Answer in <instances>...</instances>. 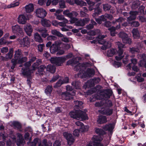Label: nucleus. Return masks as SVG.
I'll return each mask as SVG.
<instances>
[{
	"mask_svg": "<svg viewBox=\"0 0 146 146\" xmlns=\"http://www.w3.org/2000/svg\"><path fill=\"white\" fill-rule=\"evenodd\" d=\"M4 140H7V145L9 146H14L15 143L18 146H23L25 143L23 137V134L20 132H17L15 135L11 131L8 137L6 134H1Z\"/></svg>",
	"mask_w": 146,
	"mask_h": 146,
	"instance_id": "1",
	"label": "nucleus"
},
{
	"mask_svg": "<svg viewBox=\"0 0 146 146\" xmlns=\"http://www.w3.org/2000/svg\"><path fill=\"white\" fill-rule=\"evenodd\" d=\"M74 110L75 111H71L69 113V115L71 117L82 120L88 119V116L85 112L80 110Z\"/></svg>",
	"mask_w": 146,
	"mask_h": 146,
	"instance_id": "2",
	"label": "nucleus"
},
{
	"mask_svg": "<svg viewBox=\"0 0 146 146\" xmlns=\"http://www.w3.org/2000/svg\"><path fill=\"white\" fill-rule=\"evenodd\" d=\"M24 138L26 140H29V141L31 140V138H30L29 134L28 133H26L24 135ZM37 143H38V146H46V141L44 140L42 142H40V140L37 138L34 139L33 141L31 143L29 142L27 143L29 145H31V146H35Z\"/></svg>",
	"mask_w": 146,
	"mask_h": 146,
	"instance_id": "3",
	"label": "nucleus"
},
{
	"mask_svg": "<svg viewBox=\"0 0 146 146\" xmlns=\"http://www.w3.org/2000/svg\"><path fill=\"white\" fill-rule=\"evenodd\" d=\"M21 54V50H19L16 51L15 53V56L14 59H13L11 62L14 65H15L18 61V63H22L26 61L27 60V58L26 57L21 58L20 55Z\"/></svg>",
	"mask_w": 146,
	"mask_h": 146,
	"instance_id": "4",
	"label": "nucleus"
},
{
	"mask_svg": "<svg viewBox=\"0 0 146 146\" xmlns=\"http://www.w3.org/2000/svg\"><path fill=\"white\" fill-rule=\"evenodd\" d=\"M36 16L41 19V23L44 27L46 26V20L44 18L46 16V12L43 9H38L36 11Z\"/></svg>",
	"mask_w": 146,
	"mask_h": 146,
	"instance_id": "5",
	"label": "nucleus"
},
{
	"mask_svg": "<svg viewBox=\"0 0 146 146\" xmlns=\"http://www.w3.org/2000/svg\"><path fill=\"white\" fill-rule=\"evenodd\" d=\"M105 37V36L104 35H100L97 38L99 43L103 44L101 47V48L103 50H105L111 46V43L110 42H106L103 39Z\"/></svg>",
	"mask_w": 146,
	"mask_h": 146,
	"instance_id": "6",
	"label": "nucleus"
},
{
	"mask_svg": "<svg viewBox=\"0 0 146 146\" xmlns=\"http://www.w3.org/2000/svg\"><path fill=\"white\" fill-rule=\"evenodd\" d=\"M35 59L36 58L35 57H33L31 58L29 62L25 63V69H22V72L23 75L27 76H29L30 74L33 72L32 70H30L29 67L31 65V62L34 61Z\"/></svg>",
	"mask_w": 146,
	"mask_h": 146,
	"instance_id": "7",
	"label": "nucleus"
},
{
	"mask_svg": "<svg viewBox=\"0 0 146 146\" xmlns=\"http://www.w3.org/2000/svg\"><path fill=\"white\" fill-rule=\"evenodd\" d=\"M66 57H61L51 58L50 60L51 62L57 66H61L66 60Z\"/></svg>",
	"mask_w": 146,
	"mask_h": 146,
	"instance_id": "8",
	"label": "nucleus"
},
{
	"mask_svg": "<svg viewBox=\"0 0 146 146\" xmlns=\"http://www.w3.org/2000/svg\"><path fill=\"white\" fill-rule=\"evenodd\" d=\"M102 138L100 136H94L92 138L93 143H91L87 146H103V145L100 143V141Z\"/></svg>",
	"mask_w": 146,
	"mask_h": 146,
	"instance_id": "9",
	"label": "nucleus"
},
{
	"mask_svg": "<svg viewBox=\"0 0 146 146\" xmlns=\"http://www.w3.org/2000/svg\"><path fill=\"white\" fill-rule=\"evenodd\" d=\"M119 36L122 39L123 42L124 43L130 44L131 42V39L128 37L127 35L123 32H121L119 34Z\"/></svg>",
	"mask_w": 146,
	"mask_h": 146,
	"instance_id": "10",
	"label": "nucleus"
},
{
	"mask_svg": "<svg viewBox=\"0 0 146 146\" xmlns=\"http://www.w3.org/2000/svg\"><path fill=\"white\" fill-rule=\"evenodd\" d=\"M64 136L66 138L68 142V144L69 145H71L72 144L74 141L71 134L65 132L63 133Z\"/></svg>",
	"mask_w": 146,
	"mask_h": 146,
	"instance_id": "11",
	"label": "nucleus"
},
{
	"mask_svg": "<svg viewBox=\"0 0 146 146\" xmlns=\"http://www.w3.org/2000/svg\"><path fill=\"white\" fill-rule=\"evenodd\" d=\"M26 34L29 36H31L33 31L32 26L29 24L25 25L23 28Z\"/></svg>",
	"mask_w": 146,
	"mask_h": 146,
	"instance_id": "12",
	"label": "nucleus"
},
{
	"mask_svg": "<svg viewBox=\"0 0 146 146\" xmlns=\"http://www.w3.org/2000/svg\"><path fill=\"white\" fill-rule=\"evenodd\" d=\"M17 19L18 22L20 24H25L27 23V19L23 15H19Z\"/></svg>",
	"mask_w": 146,
	"mask_h": 146,
	"instance_id": "13",
	"label": "nucleus"
},
{
	"mask_svg": "<svg viewBox=\"0 0 146 146\" xmlns=\"http://www.w3.org/2000/svg\"><path fill=\"white\" fill-rule=\"evenodd\" d=\"M74 94H75L74 93H73L72 95H71L69 93L66 92L62 93L61 94V96L62 99L68 100L72 98V96Z\"/></svg>",
	"mask_w": 146,
	"mask_h": 146,
	"instance_id": "14",
	"label": "nucleus"
},
{
	"mask_svg": "<svg viewBox=\"0 0 146 146\" xmlns=\"http://www.w3.org/2000/svg\"><path fill=\"white\" fill-rule=\"evenodd\" d=\"M21 44L24 47L27 46L28 47L30 44V40L29 38L26 36L24 38L21 40Z\"/></svg>",
	"mask_w": 146,
	"mask_h": 146,
	"instance_id": "15",
	"label": "nucleus"
},
{
	"mask_svg": "<svg viewBox=\"0 0 146 146\" xmlns=\"http://www.w3.org/2000/svg\"><path fill=\"white\" fill-rule=\"evenodd\" d=\"M99 111L101 113L107 115H110L112 113V110L111 109H108L106 108H102Z\"/></svg>",
	"mask_w": 146,
	"mask_h": 146,
	"instance_id": "16",
	"label": "nucleus"
},
{
	"mask_svg": "<svg viewBox=\"0 0 146 146\" xmlns=\"http://www.w3.org/2000/svg\"><path fill=\"white\" fill-rule=\"evenodd\" d=\"M83 76L86 77L91 76L94 74V71L93 69H88L87 72L84 74V72L82 71Z\"/></svg>",
	"mask_w": 146,
	"mask_h": 146,
	"instance_id": "17",
	"label": "nucleus"
},
{
	"mask_svg": "<svg viewBox=\"0 0 146 146\" xmlns=\"http://www.w3.org/2000/svg\"><path fill=\"white\" fill-rule=\"evenodd\" d=\"M91 65V64L89 63H85L83 64H78V65L75 66L74 69L75 70H79L82 67L86 66H89Z\"/></svg>",
	"mask_w": 146,
	"mask_h": 146,
	"instance_id": "18",
	"label": "nucleus"
},
{
	"mask_svg": "<svg viewBox=\"0 0 146 146\" xmlns=\"http://www.w3.org/2000/svg\"><path fill=\"white\" fill-rule=\"evenodd\" d=\"M123 51L122 50H119L115 56L116 60H119L121 59L124 57V55L123 53Z\"/></svg>",
	"mask_w": 146,
	"mask_h": 146,
	"instance_id": "19",
	"label": "nucleus"
},
{
	"mask_svg": "<svg viewBox=\"0 0 146 146\" xmlns=\"http://www.w3.org/2000/svg\"><path fill=\"white\" fill-rule=\"evenodd\" d=\"M25 10L27 13L32 12L34 10V5L33 4L30 3L25 7Z\"/></svg>",
	"mask_w": 146,
	"mask_h": 146,
	"instance_id": "20",
	"label": "nucleus"
},
{
	"mask_svg": "<svg viewBox=\"0 0 146 146\" xmlns=\"http://www.w3.org/2000/svg\"><path fill=\"white\" fill-rule=\"evenodd\" d=\"M12 29L13 32L15 33L17 32L21 33L22 31V29L18 25L13 26L12 27Z\"/></svg>",
	"mask_w": 146,
	"mask_h": 146,
	"instance_id": "21",
	"label": "nucleus"
},
{
	"mask_svg": "<svg viewBox=\"0 0 146 146\" xmlns=\"http://www.w3.org/2000/svg\"><path fill=\"white\" fill-rule=\"evenodd\" d=\"M59 44L56 43L54 44L50 47V50L52 52H54L59 50Z\"/></svg>",
	"mask_w": 146,
	"mask_h": 146,
	"instance_id": "22",
	"label": "nucleus"
},
{
	"mask_svg": "<svg viewBox=\"0 0 146 146\" xmlns=\"http://www.w3.org/2000/svg\"><path fill=\"white\" fill-rule=\"evenodd\" d=\"M89 20L88 18H86L83 19V20H81L79 21L77 23L76 25L79 26H83L84 25L85 23Z\"/></svg>",
	"mask_w": 146,
	"mask_h": 146,
	"instance_id": "23",
	"label": "nucleus"
},
{
	"mask_svg": "<svg viewBox=\"0 0 146 146\" xmlns=\"http://www.w3.org/2000/svg\"><path fill=\"white\" fill-rule=\"evenodd\" d=\"M107 121V119L105 116H99L97 120V122L99 124H102L106 122Z\"/></svg>",
	"mask_w": 146,
	"mask_h": 146,
	"instance_id": "24",
	"label": "nucleus"
},
{
	"mask_svg": "<svg viewBox=\"0 0 146 146\" xmlns=\"http://www.w3.org/2000/svg\"><path fill=\"white\" fill-rule=\"evenodd\" d=\"M130 16L128 17V19L129 20H134L135 18V16L138 14V13L136 11H131L130 12Z\"/></svg>",
	"mask_w": 146,
	"mask_h": 146,
	"instance_id": "25",
	"label": "nucleus"
},
{
	"mask_svg": "<svg viewBox=\"0 0 146 146\" xmlns=\"http://www.w3.org/2000/svg\"><path fill=\"white\" fill-rule=\"evenodd\" d=\"M35 40L37 42H42V40L40 35L38 33H35L34 35Z\"/></svg>",
	"mask_w": 146,
	"mask_h": 146,
	"instance_id": "26",
	"label": "nucleus"
},
{
	"mask_svg": "<svg viewBox=\"0 0 146 146\" xmlns=\"http://www.w3.org/2000/svg\"><path fill=\"white\" fill-rule=\"evenodd\" d=\"M114 124H110L109 125H106L104 128L105 130H108L111 132L114 128Z\"/></svg>",
	"mask_w": 146,
	"mask_h": 146,
	"instance_id": "27",
	"label": "nucleus"
},
{
	"mask_svg": "<svg viewBox=\"0 0 146 146\" xmlns=\"http://www.w3.org/2000/svg\"><path fill=\"white\" fill-rule=\"evenodd\" d=\"M19 3L18 1L16 2H13L11 4L5 6V8H10L12 7H15L19 5Z\"/></svg>",
	"mask_w": 146,
	"mask_h": 146,
	"instance_id": "28",
	"label": "nucleus"
},
{
	"mask_svg": "<svg viewBox=\"0 0 146 146\" xmlns=\"http://www.w3.org/2000/svg\"><path fill=\"white\" fill-rule=\"evenodd\" d=\"M65 79L66 80V81L64 82H63L62 80H59V81L56 83V84L55 85V87H60L63 84L68 83L69 81V79L68 78H66Z\"/></svg>",
	"mask_w": 146,
	"mask_h": 146,
	"instance_id": "29",
	"label": "nucleus"
},
{
	"mask_svg": "<svg viewBox=\"0 0 146 146\" xmlns=\"http://www.w3.org/2000/svg\"><path fill=\"white\" fill-rule=\"evenodd\" d=\"M116 51V50L114 49H111L108 50L107 53V56H113L115 54Z\"/></svg>",
	"mask_w": 146,
	"mask_h": 146,
	"instance_id": "30",
	"label": "nucleus"
},
{
	"mask_svg": "<svg viewBox=\"0 0 146 146\" xmlns=\"http://www.w3.org/2000/svg\"><path fill=\"white\" fill-rule=\"evenodd\" d=\"M47 71H50V72L53 73L55 71V68L54 66L50 65L47 66Z\"/></svg>",
	"mask_w": 146,
	"mask_h": 146,
	"instance_id": "31",
	"label": "nucleus"
},
{
	"mask_svg": "<svg viewBox=\"0 0 146 146\" xmlns=\"http://www.w3.org/2000/svg\"><path fill=\"white\" fill-rule=\"evenodd\" d=\"M75 103V105L74 107V110H76V109H79L78 110H80L79 108H80V109L82 107L81 106L83 104L82 102L81 101H76Z\"/></svg>",
	"mask_w": 146,
	"mask_h": 146,
	"instance_id": "32",
	"label": "nucleus"
},
{
	"mask_svg": "<svg viewBox=\"0 0 146 146\" xmlns=\"http://www.w3.org/2000/svg\"><path fill=\"white\" fill-rule=\"evenodd\" d=\"M12 125L15 128L19 129V131H21V130L20 129L21 128V125L19 122L17 121H14L12 123Z\"/></svg>",
	"mask_w": 146,
	"mask_h": 146,
	"instance_id": "33",
	"label": "nucleus"
},
{
	"mask_svg": "<svg viewBox=\"0 0 146 146\" xmlns=\"http://www.w3.org/2000/svg\"><path fill=\"white\" fill-rule=\"evenodd\" d=\"M132 33L133 34V36L134 38H137L139 37V33L137 29H133Z\"/></svg>",
	"mask_w": 146,
	"mask_h": 146,
	"instance_id": "34",
	"label": "nucleus"
},
{
	"mask_svg": "<svg viewBox=\"0 0 146 146\" xmlns=\"http://www.w3.org/2000/svg\"><path fill=\"white\" fill-rule=\"evenodd\" d=\"M74 1L76 4L81 6H85L86 5V3L83 1L80 0H75Z\"/></svg>",
	"mask_w": 146,
	"mask_h": 146,
	"instance_id": "35",
	"label": "nucleus"
},
{
	"mask_svg": "<svg viewBox=\"0 0 146 146\" xmlns=\"http://www.w3.org/2000/svg\"><path fill=\"white\" fill-rule=\"evenodd\" d=\"M13 50L11 49L10 50L9 52L6 55V57L7 59H11L13 56Z\"/></svg>",
	"mask_w": 146,
	"mask_h": 146,
	"instance_id": "36",
	"label": "nucleus"
},
{
	"mask_svg": "<svg viewBox=\"0 0 146 146\" xmlns=\"http://www.w3.org/2000/svg\"><path fill=\"white\" fill-rule=\"evenodd\" d=\"M88 3L89 5V9L90 11H91L92 10L93 8L92 7L94 5V3L93 2H91L90 0H85Z\"/></svg>",
	"mask_w": 146,
	"mask_h": 146,
	"instance_id": "37",
	"label": "nucleus"
},
{
	"mask_svg": "<svg viewBox=\"0 0 146 146\" xmlns=\"http://www.w3.org/2000/svg\"><path fill=\"white\" fill-rule=\"evenodd\" d=\"M52 33L53 35H56L61 37H62L63 36V35L62 34L59 32L55 30H52Z\"/></svg>",
	"mask_w": 146,
	"mask_h": 146,
	"instance_id": "38",
	"label": "nucleus"
},
{
	"mask_svg": "<svg viewBox=\"0 0 146 146\" xmlns=\"http://www.w3.org/2000/svg\"><path fill=\"white\" fill-rule=\"evenodd\" d=\"M63 14L64 15L69 18L72 17V13L70 12L68 10H66L64 11Z\"/></svg>",
	"mask_w": 146,
	"mask_h": 146,
	"instance_id": "39",
	"label": "nucleus"
},
{
	"mask_svg": "<svg viewBox=\"0 0 146 146\" xmlns=\"http://www.w3.org/2000/svg\"><path fill=\"white\" fill-rule=\"evenodd\" d=\"M96 81H95L94 80H92L91 81H88L86 83V85L87 87H88V86H93V84L94 83H96Z\"/></svg>",
	"mask_w": 146,
	"mask_h": 146,
	"instance_id": "40",
	"label": "nucleus"
},
{
	"mask_svg": "<svg viewBox=\"0 0 146 146\" xmlns=\"http://www.w3.org/2000/svg\"><path fill=\"white\" fill-rule=\"evenodd\" d=\"M109 30L110 31L111 35L113 36H114L115 34V28L114 27H112L110 28Z\"/></svg>",
	"mask_w": 146,
	"mask_h": 146,
	"instance_id": "41",
	"label": "nucleus"
},
{
	"mask_svg": "<svg viewBox=\"0 0 146 146\" xmlns=\"http://www.w3.org/2000/svg\"><path fill=\"white\" fill-rule=\"evenodd\" d=\"M104 17L103 15L101 16L99 19H96V21L98 23L101 24L102 21H104Z\"/></svg>",
	"mask_w": 146,
	"mask_h": 146,
	"instance_id": "42",
	"label": "nucleus"
},
{
	"mask_svg": "<svg viewBox=\"0 0 146 146\" xmlns=\"http://www.w3.org/2000/svg\"><path fill=\"white\" fill-rule=\"evenodd\" d=\"M70 18V23L72 24L75 23L76 25L77 23L78 22V19L74 17H71Z\"/></svg>",
	"mask_w": 146,
	"mask_h": 146,
	"instance_id": "43",
	"label": "nucleus"
},
{
	"mask_svg": "<svg viewBox=\"0 0 146 146\" xmlns=\"http://www.w3.org/2000/svg\"><path fill=\"white\" fill-rule=\"evenodd\" d=\"M96 133L99 134L103 135L104 134V132L102 129L99 128H96L95 130Z\"/></svg>",
	"mask_w": 146,
	"mask_h": 146,
	"instance_id": "44",
	"label": "nucleus"
},
{
	"mask_svg": "<svg viewBox=\"0 0 146 146\" xmlns=\"http://www.w3.org/2000/svg\"><path fill=\"white\" fill-rule=\"evenodd\" d=\"M141 76V75L139 74L136 76L137 80L139 82H142L144 80V79L140 77Z\"/></svg>",
	"mask_w": 146,
	"mask_h": 146,
	"instance_id": "45",
	"label": "nucleus"
},
{
	"mask_svg": "<svg viewBox=\"0 0 146 146\" xmlns=\"http://www.w3.org/2000/svg\"><path fill=\"white\" fill-rule=\"evenodd\" d=\"M103 16L104 17V21L107 19L111 20L112 18V16L111 15H109L108 14H105L104 16Z\"/></svg>",
	"mask_w": 146,
	"mask_h": 146,
	"instance_id": "46",
	"label": "nucleus"
},
{
	"mask_svg": "<svg viewBox=\"0 0 146 146\" xmlns=\"http://www.w3.org/2000/svg\"><path fill=\"white\" fill-rule=\"evenodd\" d=\"M39 32L41 33L42 36L44 38L46 37V30L45 29H40L38 31Z\"/></svg>",
	"mask_w": 146,
	"mask_h": 146,
	"instance_id": "47",
	"label": "nucleus"
},
{
	"mask_svg": "<svg viewBox=\"0 0 146 146\" xmlns=\"http://www.w3.org/2000/svg\"><path fill=\"white\" fill-rule=\"evenodd\" d=\"M88 127L87 126H84L83 124L82 127L80 129L82 131H85L88 130Z\"/></svg>",
	"mask_w": 146,
	"mask_h": 146,
	"instance_id": "48",
	"label": "nucleus"
},
{
	"mask_svg": "<svg viewBox=\"0 0 146 146\" xmlns=\"http://www.w3.org/2000/svg\"><path fill=\"white\" fill-rule=\"evenodd\" d=\"M7 43V44H9L10 43V42H6L5 40L3 38L0 39V45L5 44Z\"/></svg>",
	"mask_w": 146,
	"mask_h": 146,
	"instance_id": "49",
	"label": "nucleus"
},
{
	"mask_svg": "<svg viewBox=\"0 0 146 146\" xmlns=\"http://www.w3.org/2000/svg\"><path fill=\"white\" fill-rule=\"evenodd\" d=\"M76 125L80 129L82 127L83 123L80 121H78L75 123Z\"/></svg>",
	"mask_w": 146,
	"mask_h": 146,
	"instance_id": "50",
	"label": "nucleus"
},
{
	"mask_svg": "<svg viewBox=\"0 0 146 146\" xmlns=\"http://www.w3.org/2000/svg\"><path fill=\"white\" fill-rule=\"evenodd\" d=\"M1 50L2 53H6L8 51V48L7 47H4L1 48Z\"/></svg>",
	"mask_w": 146,
	"mask_h": 146,
	"instance_id": "51",
	"label": "nucleus"
},
{
	"mask_svg": "<svg viewBox=\"0 0 146 146\" xmlns=\"http://www.w3.org/2000/svg\"><path fill=\"white\" fill-rule=\"evenodd\" d=\"M80 131L78 129H76L73 131V134L74 135L78 136L79 135Z\"/></svg>",
	"mask_w": 146,
	"mask_h": 146,
	"instance_id": "52",
	"label": "nucleus"
},
{
	"mask_svg": "<svg viewBox=\"0 0 146 146\" xmlns=\"http://www.w3.org/2000/svg\"><path fill=\"white\" fill-rule=\"evenodd\" d=\"M60 7L61 8H64L66 7L65 2L63 1H61L59 3Z\"/></svg>",
	"mask_w": 146,
	"mask_h": 146,
	"instance_id": "53",
	"label": "nucleus"
},
{
	"mask_svg": "<svg viewBox=\"0 0 146 146\" xmlns=\"http://www.w3.org/2000/svg\"><path fill=\"white\" fill-rule=\"evenodd\" d=\"M114 66L116 68H118L121 66V63L119 62L115 61L113 64Z\"/></svg>",
	"mask_w": 146,
	"mask_h": 146,
	"instance_id": "54",
	"label": "nucleus"
},
{
	"mask_svg": "<svg viewBox=\"0 0 146 146\" xmlns=\"http://www.w3.org/2000/svg\"><path fill=\"white\" fill-rule=\"evenodd\" d=\"M139 50L137 48H132L130 49V51L132 53H134L135 52H139Z\"/></svg>",
	"mask_w": 146,
	"mask_h": 146,
	"instance_id": "55",
	"label": "nucleus"
},
{
	"mask_svg": "<svg viewBox=\"0 0 146 146\" xmlns=\"http://www.w3.org/2000/svg\"><path fill=\"white\" fill-rule=\"evenodd\" d=\"M103 9L105 11H107L110 9V5L108 4H105L103 5Z\"/></svg>",
	"mask_w": 146,
	"mask_h": 146,
	"instance_id": "56",
	"label": "nucleus"
},
{
	"mask_svg": "<svg viewBox=\"0 0 146 146\" xmlns=\"http://www.w3.org/2000/svg\"><path fill=\"white\" fill-rule=\"evenodd\" d=\"M117 44L118 46L119 50H122L121 49V48H125L124 46L119 42H118Z\"/></svg>",
	"mask_w": 146,
	"mask_h": 146,
	"instance_id": "57",
	"label": "nucleus"
},
{
	"mask_svg": "<svg viewBox=\"0 0 146 146\" xmlns=\"http://www.w3.org/2000/svg\"><path fill=\"white\" fill-rule=\"evenodd\" d=\"M39 64H38L37 62L34 63L33 65V70H35L39 65Z\"/></svg>",
	"mask_w": 146,
	"mask_h": 146,
	"instance_id": "58",
	"label": "nucleus"
},
{
	"mask_svg": "<svg viewBox=\"0 0 146 146\" xmlns=\"http://www.w3.org/2000/svg\"><path fill=\"white\" fill-rule=\"evenodd\" d=\"M61 145L60 141L57 140L53 143V146H60Z\"/></svg>",
	"mask_w": 146,
	"mask_h": 146,
	"instance_id": "59",
	"label": "nucleus"
},
{
	"mask_svg": "<svg viewBox=\"0 0 146 146\" xmlns=\"http://www.w3.org/2000/svg\"><path fill=\"white\" fill-rule=\"evenodd\" d=\"M52 87L50 86H49L47 87V89H48L47 92H46V94H50L52 90Z\"/></svg>",
	"mask_w": 146,
	"mask_h": 146,
	"instance_id": "60",
	"label": "nucleus"
},
{
	"mask_svg": "<svg viewBox=\"0 0 146 146\" xmlns=\"http://www.w3.org/2000/svg\"><path fill=\"white\" fill-rule=\"evenodd\" d=\"M64 17L62 15H58L56 16V18L60 20H62L64 19Z\"/></svg>",
	"mask_w": 146,
	"mask_h": 146,
	"instance_id": "61",
	"label": "nucleus"
},
{
	"mask_svg": "<svg viewBox=\"0 0 146 146\" xmlns=\"http://www.w3.org/2000/svg\"><path fill=\"white\" fill-rule=\"evenodd\" d=\"M46 0H38V3L40 5H42L45 3Z\"/></svg>",
	"mask_w": 146,
	"mask_h": 146,
	"instance_id": "62",
	"label": "nucleus"
},
{
	"mask_svg": "<svg viewBox=\"0 0 146 146\" xmlns=\"http://www.w3.org/2000/svg\"><path fill=\"white\" fill-rule=\"evenodd\" d=\"M139 25V24L137 21H134L131 23V25L134 27H138Z\"/></svg>",
	"mask_w": 146,
	"mask_h": 146,
	"instance_id": "63",
	"label": "nucleus"
},
{
	"mask_svg": "<svg viewBox=\"0 0 146 146\" xmlns=\"http://www.w3.org/2000/svg\"><path fill=\"white\" fill-rule=\"evenodd\" d=\"M43 46L42 45L40 44L38 45V50L40 52H42L43 50Z\"/></svg>",
	"mask_w": 146,
	"mask_h": 146,
	"instance_id": "64",
	"label": "nucleus"
}]
</instances>
